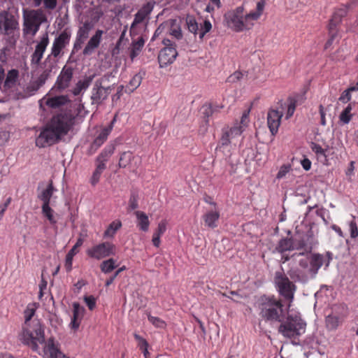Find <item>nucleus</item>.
I'll use <instances>...</instances> for the list:
<instances>
[{
  "label": "nucleus",
  "instance_id": "62",
  "mask_svg": "<svg viewBox=\"0 0 358 358\" xmlns=\"http://www.w3.org/2000/svg\"><path fill=\"white\" fill-rule=\"evenodd\" d=\"M126 269V267L124 266H123L122 267L120 268L119 269H117L115 273L113 274V276L110 277L108 279H107V280L106 281V284L105 285L106 287H108L109 285H110L113 281L115 280V279L117 278V276L122 272L124 270Z\"/></svg>",
  "mask_w": 358,
  "mask_h": 358
},
{
  "label": "nucleus",
  "instance_id": "36",
  "mask_svg": "<svg viewBox=\"0 0 358 358\" xmlns=\"http://www.w3.org/2000/svg\"><path fill=\"white\" fill-rule=\"evenodd\" d=\"M142 79L143 78L140 73L134 75L127 85L125 91L129 93L133 92L140 86Z\"/></svg>",
  "mask_w": 358,
  "mask_h": 358
},
{
  "label": "nucleus",
  "instance_id": "24",
  "mask_svg": "<svg viewBox=\"0 0 358 358\" xmlns=\"http://www.w3.org/2000/svg\"><path fill=\"white\" fill-rule=\"evenodd\" d=\"M220 215V211L215 208L214 210L206 211L202 216L205 226L210 229H215L217 227L218 220Z\"/></svg>",
  "mask_w": 358,
  "mask_h": 358
},
{
  "label": "nucleus",
  "instance_id": "51",
  "mask_svg": "<svg viewBox=\"0 0 358 358\" xmlns=\"http://www.w3.org/2000/svg\"><path fill=\"white\" fill-rule=\"evenodd\" d=\"M212 29V24L208 20L203 22V25L201 26L200 32H199V38L202 39L204 36L209 32Z\"/></svg>",
  "mask_w": 358,
  "mask_h": 358
},
{
  "label": "nucleus",
  "instance_id": "39",
  "mask_svg": "<svg viewBox=\"0 0 358 358\" xmlns=\"http://www.w3.org/2000/svg\"><path fill=\"white\" fill-rule=\"evenodd\" d=\"M134 338L139 342L138 347L141 350L142 352L143 353L145 358H148L150 353H149L148 349V343L147 342V341L137 334H134Z\"/></svg>",
  "mask_w": 358,
  "mask_h": 358
},
{
  "label": "nucleus",
  "instance_id": "22",
  "mask_svg": "<svg viewBox=\"0 0 358 358\" xmlns=\"http://www.w3.org/2000/svg\"><path fill=\"white\" fill-rule=\"evenodd\" d=\"M85 311L84 307L81 306L79 303L74 302L73 303V316L70 323L72 329L77 330L79 328Z\"/></svg>",
  "mask_w": 358,
  "mask_h": 358
},
{
  "label": "nucleus",
  "instance_id": "33",
  "mask_svg": "<svg viewBox=\"0 0 358 358\" xmlns=\"http://www.w3.org/2000/svg\"><path fill=\"white\" fill-rule=\"evenodd\" d=\"M292 241L291 238H284L279 241L275 250L280 252L283 253L287 251L293 250Z\"/></svg>",
  "mask_w": 358,
  "mask_h": 358
},
{
  "label": "nucleus",
  "instance_id": "26",
  "mask_svg": "<svg viewBox=\"0 0 358 358\" xmlns=\"http://www.w3.org/2000/svg\"><path fill=\"white\" fill-rule=\"evenodd\" d=\"M345 15L346 9H338L334 13L328 25L329 33L338 32L336 27Z\"/></svg>",
  "mask_w": 358,
  "mask_h": 358
},
{
  "label": "nucleus",
  "instance_id": "48",
  "mask_svg": "<svg viewBox=\"0 0 358 358\" xmlns=\"http://www.w3.org/2000/svg\"><path fill=\"white\" fill-rule=\"evenodd\" d=\"M138 208V196L135 192H131L129 199L128 210H133Z\"/></svg>",
  "mask_w": 358,
  "mask_h": 358
},
{
  "label": "nucleus",
  "instance_id": "27",
  "mask_svg": "<svg viewBox=\"0 0 358 358\" xmlns=\"http://www.w3.org/2000/svg\"><path fill=\"white\" fill-rule=\"evenodd\" d=\"M134 215L136 217V224L139 230L147 232L150 224L147 214L143 211L136 210L134 212Z\"/></svg>",
  "mask_w": 358,
  "mask_h": 358
},
{
  "label": "nucleus",
  "instance_id": "11",
  "mask_svg": "<svg viewBox=\"0 0 358 358\" xmlns=\"http://www.w3.org/2000/svg\"><path fill=\"white\" fill-rule=\"evenodd\" d=\"M163 44L165 47L160 50L158 55V62L161 68L172 64L178 55L176 45L171 40L164 39Z\"/></svg>",
  "mask_w": 358,
  "mask_h": 358
},
{
  "label": "nucleus",
  "instance_id": "40",
  "mask_svg": "<svg viewBox=\"0 0 358 358\" xmlns=\"http://www.w3.org/2000/svg\"><path fill=\"white\" fill-rule=\"evenodd\" d=\"M144 43L145 41L142 38L133 43L130 53V57L132 59L139 55L144 45Z\"/></svg>",
  "mask_w": 358,
  "mask_h": 358
},
{
  "label": "nucleus",
  "instance_id": "49",
  "mask_svg": "<svg viewBox=\"0 0 358 358\" xmlns=\"http://www.w3.org/2000/svg\"><path fill=\"white\" fill-rule=\"evenodd\" d=\"M167 221L166 220H161L157 225V229L153 233V235L162 236L166 231Z\"/></svg>",
  "mask_w": 358,
  "mask_h": 358
},
{
  "label": "nucleus",
  "instance_id": "64",
  "mask_svg": "<svg viewBox=\"0 0 358 358\" xmlns=\"http://www.w3.org/2000/svg\"><path fill=\"white\" fill-rule=\"evenodd\" d=\"M243 73L241 71H235L228 78L227 81L230 83H235L239 81L243 78Z\"/></svg>",
  "mask_w": 358,
  "mask_h": 358
},
{
  "label": "nucleus",
  "instance_id": "56",
  "mask_svg": "<svg viewBox=\"0 0 358 358\" xmlns=\"http://www.w3.org/2000/svg\"><path fill=\"white\" fill-rule=\"evenodd\" d=\"M291 166L289 164H283L280 166L279 171L277 173L276 178L281 179L284 178L287 173L289 172Z\"/></svg>",
  "mask_w": 358,
  "mask_h": 358
},
{
  "label": "nucleus",
  "instance_id": "41",
  "mask_svg": "<svg viewBox=\"0 0 358 358\" xmlns=\"http://www.w3.org/2000/svg\"><path fill=\"white\" fill-rule=\"evenodd\" d=\"M36 309L34 308L33 305L29 304L26 309L24 311V326H27L29 324H31V319L35 315Z\"/></svg>",
  "mask_w": 358,
  "mask_h": 358
},
{
  "label": "nucleus",
  "instance_id": "13",
  "mask_svg": "<svg viewBox=\"0 0 358 358\" xmlns=\"http://www.w3.org/2000/svg\"><path fill=\"white\" fill-rule=\"evenodd\" d=\"M42 345H43V348L41 350L39 348L38 352H36L43 358H61L64 356L54 337L52 336L47 341L45 340Z\"/></svg>",
  "mask_w": 358,
  "mask_h": 358
},
{
  "label": "nucleus",
  "instance_id": "63",
  "mask_svg": "<svg viewBox=\"0 0 358 358\" xmlns=\"http://www.w3.org/2000/svg\"><path fill=\"white\" fill-rule=\"evenodd\" d=\"M296 110V101L292 100L287 106V110L286 113V118L289 119L291 117Z\"/></svg>",
  "mask_w": 358,
  "mask_h": 358
},
{
  "label": "nucleus",
  "instance_id": "57",
  "mask_svg": "<svg viewBox=\"0 0 358 358\" xmlns=\"http://www.w3.org/2000/svg\"><path fill=\"white\" fill-rule=\"evenodd\" d=\"M43 56V53L35 50L34 53L31 55V64L38 65L41 63Z\"/></svg>",
  "mask_w": 358,
  "mask_h": 358
},
{
  "label": "nucleus",
  "instance_id": "47",
  "mask_svg": "<svg viewBox=\"0 0 358 358\" xmlns=\"http://www.w3.org/2000/svg\"><path fill=\"white\" fill-rule=\"evenodd\" d=\"M148 321L156 328L165 329L166 323L165 321L158 317L151 315L150 313L148 314Z\"/></svg>",
  "mask_w": 358,
  "mask_h": 358
},
{
  "label": "nucleus",
  "instance_id": "55",
  "mask_svg": "<svg viewBox=\"0 0 358 358\" xmlns=\"http://www.w3.org/2000/svg\"><path fill=\"white\" fill-rule=\"evenodd\" d=\"M83 243L84 238H83L82 234H80L79 238L77 239L76 244L69 251V252L76 255L79 251L78 248L83 245Z\"/></svg>",
  "mask_w": 358,
  "mask_h": 358
},
{
  "label": "nucleus",
  "instance_id": "10",
  "mask_svg": "<svg viewBox=\"0 0 358 358\" xmlns=\"http://www.w3.org/2000/svg\"><path fill=\"white\" fill-rule=\"evenodd\" d=\"M349 315V310L345 304L341 303L334 307L332 313L326 317L325 323L328 330H336Z\"/></svg>",
  "mask_w": 358,
  "mask_h": 358
},
{
  "label": "nucleus",
  "instance_id": "3",
  "mask_svg": "<svg viewBox=\"0 0 358 358\" xmlns=\"http://www.w3.org/2000/svg\"><path fill=\"white\" fill-rule=\"evenodd\" d=\"M257 308L266 322H282L285 320L282 302L274 295L262 296L257 301Z\"/></svg>",
  "mask_w": 358,
  "mask_h": 358
},
{
  "label": "nucleus",
  "instance_id": "1",
  "mask_svg": "<svg viewBox=\"0 0 358 358\" xmlns=\"http://www.w3.org/2000/svg\"><path fill=\"white\" fill-rule=\"evenodd\" d=\"M74 124V117L66 113L54 115L41 129L36 138V145L40 148L51 146L58 143Z\"/></svg>",
  "mask_w": 358,
  "mask_h": 358
},
{
  "label": "nucleus",
  "instance_id": "17",
  "mask_svg": "<svg viewBox=\"0 0 358 358\" xmlns=\"http://www.w3.org/2000/svg\"><path fill=\"white\" fill-rule=\"evenodd\" d=\"M41 73L38 77L41 81L46 80L52 76V73H55L54 70L57 69V60L55 57H52V55H48L44 62L41 65Z\"/></svg>",
  "mask_w": 358,
  "mask_h": 358
},
{
  "label": "nucleus",
  "instance_id": "37",
  "mask_svg": "<svg viewBox=\"0 0 358 358\" xmlns=\"http://www.w3.org/2000/svg\"><path fill=\"white\" fill-rule=\"evenodd\" d=\"M115 268V260L113 258L104 260L100 264V269L103 273H109Z\"/></svg>",
  "mask_w": 358,
  "mask_h": 358
},
{
  "label": "nucleus",
  "instance_id": "21",
  "mask_svg": "<svg viewBox=\"0 0 358 358\" xmlns=\"http://www.w3.org/2000/svg\"><path fill=\"white\" fill-rule=\"evenodd\" d=\"M330 255L331 254L329 252H327L326 256L321 254H313L311 256L310 261V271L315 274L317 273L326 260V266H328L329 262L331 259Z\"/></svg>",
  "mask_w": 358,
  "mask_h": 358
},
{
  "label": "nucleus",
  "instance_id": "34",
  "mask_svg": "<svg viewBox=\"0 0 358 358\" xmlns=\"http://www.w3.org/2000/svg\"><path fill=\"white\" fill-rule=\"evenodd\" d=\"M18 77V71L12 69L8 72V74L3 80V87L5 89L10 88L13 87Z\"/></svg>",
  "mask_w": 358,
  "mask_h": 358
},
{
  "label": "nucleus",
  "instance_id": "9",
  "mask_svg": "<svg viewBox=\"0 0 358 358\" xmlns=\"http://www.w3.org/2000/svg\"><path fill=\"white\" fill-rule=\"evenodd\" d=\"M116 247L111 242L105 241L94 245L86 250V255L91 259L101 260L115 255Z\"/></svg>",
  "mask_w": 358,
  "mask_h": 358
},
{
  "label": "nucleus",
  "instance_id": "32",
  "mask_svg": "<svg viewBox=\"0 0 358 358\" xmlns=\"http://www.w3.org/2000/svg\"><path fill=\"white\" fill-rule=\"evenodd\" d=\"M122 222L120 220L113 221L103 233L104 238H113L116 232L122 227Z\"/></svg>",
  "mask_w": 358,
  "mask_h": 358
},
{
  "label": "nucleus",
  "instance_id": "44",
  "mask_svg": "<svg viewBox=\"0 0 358 358\" xmlns=\"http://www.w3.org/2000/svg\"><path fill=\"white\" fill-rule=\"evenodd\" d=\"M352 107L351 104H348L347 107L342 111L339 116V119L341 122H342L343 124H348L352 117V115L351 113Z\"/></svg>",
  "mask_w": 358,
  "mask_h": 358
},
{
  "label": "nucleus",
  "instance_id": "46",
  "mask_svg": "<svg viewBox=\"0 0 358 358\" xmlns=\"http://www.w3.org/2000/svg\"><path fill=\"white\" fill-rule=\"evenodd\" d=\"M48 44L49 37L48 33H45L41 38V40L38 42V43L36 45L35 50L44 54Z\"/></svg>",
  "mask_w": 358,
  "mask_h": 358
},
{
  "label": "nucleus",
  "instance_id": "59",
  "mask_svg": "<svg viewBox=\"0 0 358 358\" xmlns=\"http://www.w3.org/2000/svg\"><path fill=\"white\" fill-rule=\"evenodd\" d=\"M75 255L68 252L66 256L64 266L67 272H70L72 270L73 259Z\"/></svg>",
  "mask_w": 358,
  "mask_h": 358
},
{
  "label": "nucleus",
  "instance_id": "58",
  "mask_svg": "<svg viewBox=\"0 0 358 358\" xmlns=\"http://www.w3.org/2000/svg\"><path fill=\"white\" fill-rule=\"evenodd\" d=\"M110 132L111 127H106L101 130V131L99 132V135L96 137L103 141V142H105L107 140L108 136H109Z\"/></svg>",
  "mask_w": 358,
  "mask_h": 358
},
{
  "label": "nucleus",
  "instance_id": "29",
  "mask_svg": "<svg viewBox=\"0 0 358 358\" xmlns=\"http://www.w3.org/2000/svg\"><path fill=\"white\" fill-rule=\"evenodd\" d=\"M293 250H301L299 253L301 255H303L312 250V247L310 245L306 240L302 238L292 237Z\"/></svg>",
  "mask_w": 358,
  "mask_h": 358
},
{
  "label": "nucleus",
  "instance_id": "28",
  "mask_svg": "<svg viewBox=\"0 0 358 358\" xmlns=\"http://www.w3.org/2000/svg\"><path fill=\"white\" fill-rule=\"evenodd\" d=\"M94 75L85 76L83 80H80L76 84V86L72 90V93L74 96L80 95L82 92L85 91L91 85Z\"/></svg>",
  "mask_w": 358,
  "mask_h": 358
},
{
  "label": "nucleus",
  "instance_id": "50",
  "mask_svg": "<svg viewBox=\"0 0 358 358\" xmlns=\"http://www.w3.org/2000/svg\"><path fill=\"white\" fill-rule=\"evenodd\" d=\"M349 230L352 238H356L358 236V227L355 216H352V220L349 222Z\"/></svg>",
  "mask_w": 358,
  "mask_h": 358
},
{
  "label": "nucleus",
  "instance_id": "53",
  "mask_svg": "<svg viewBox=\"0 0 358 358\" xmlns=\"http://www.w3.org/2000/svg\"><path fill=\"white\" fill-rule=\"evenodd\" d=\"M188 29L190 32L196 34L199 30V25L194 18H189L187 20Z\"/></svg>",
  "mask_w": 358,
  "mask_h": 358
},
{
  "label": "nucleus",
  "instance_id": "19",
  "mask_svg": "<svg viewBox=\"0 0 358 358\" xmlns=\"http://www.w3.org/2000/svg\"><path fill=\"white\" fill-rule=\"evenodd\" d=\"M282 117V111L275 109H270L267 114V125L273 136H275L280 125Z\"/></svg>",
  "mask_w": 358,
  "mask_h": 358
},
{
  "label": "nucleus",
  "instance_id": "42",
  "mask_svg": "<svg viewBox=\"0 0 358 358\" xmlns=\"http://www.w3.org/2000/svg\"><path fill=\"white\" fill-rule=\"evenodd\" d=\"M34 5L39 6L43 3L44 8L52 10L56 8L57 0H34Z\"/></svg>",
  "mask_w": 358,
  "mask_h": 358
},
{
  "label": "nucleus",
  "instance_id": "25",
  "mask_svg": "<svg viewBox=\"0 0 358 358\" xmlns=\"http://www.w3.org/2000/svg\"><path fill=\"white\" fill-rule=\"evenodd\" d=\"M154 5L150 2L144 4L141 9L136 13L133 24L142 23L144 20L150 14L153 9Z\"/></svg>",
  "mask_w": 358,
  "mask_h": 358
},
{
  "label": "nucleus",
  "instance_id": "15",
  "mask_svg": "<svg viewBox=\"0 0 358 358\" xmlns=\"http://www.w3.org/2000/svg\"><path fill=\"white\" fill-rule=\"evenodd\" d=\"M243 131L242 125H236L231 127H224L222 129V136L220 140L218 146H227L229 145L231 140L241 136Z\"/></svg>",
  "mask_w": 358,
  "mask_h": 358
},
{
  "label": "nucleus",
  "instance_id": "31",
  "mask_svg": "<svg viewBox=\"0 0 358 358\" xmlns=\"http://www.w3.org/2000/svg\"><path fill=\"white\" fill-rule=\"evenodd\" d=\"M310 148L313 152L316 155L317 160L324 164H327L329 160L328 154L324 153L323 148L320 145L315 143H312Z\"/></svg>",
  "mask_w": 358,
  "mask_h": 358
},
{
  "label": "nucleus",
  "instance_id": "38",
  "mask_svg": "<svg viewBox=\"0 0 358 358\" xmlns=\"http://www.w3.org/2000/svg\"><path fill=\"white\" fill-rule=\"evenodd\" d=\"M115 151L114 145H108L96 157L98 160L107 162Z\"/></svg>",
  "mask_w": 358,
  "mask_h": 358
},
{
  "label": "nucleus",
  "instance_id": "14",
  "mask_svg": "<svg viewBox=\"0 0 358 358\" xmlns=\"http://www.w3.org/2000/svg\"><path fill=\"white\" fill-rule=\"evenodd\" d=\"M18 23L15 17L8 12L0 13V32L3 34H11L17 28Z\"/></svg>",
  "mask_w": 358,
  "mask_h": 358
},
{
  "label": "nucleus",
  "instance_id": "2",
  "mask_svg": "<svg viewBox=\"0 0 358 358\" xmlns=\"http://www.w3.org/2000/svg\"><path fill=\"white\" fill-rule=\"evenodd\" d=\"M265 3L263 1L257 3L256 10L245 13L243 6L229 10L224 14V20L227 27L236 32L250 30L262 16Z\"/></svg>",
  "mask_w": 358,
  "mask_h": 358
},
{
  "label": "nucleus",
  "instance_id": "23",
  "mask_svg": "<svg viewBox=\"0 0 358 358\" xmlns=\"http://www.w3.org/2000/svg\"><path fill=\"white\" fill-rule=\"evenodd\" d=\"M103 34V30L98 29L96 31L95 34L91 37L83 50V53L84 55H91L92 52L99 46Z\"/></svg>",
  "mask_w": 358,
  "mask_h": 358
},
{
  "label": "nucleus",
  "instance_id": "61",
  "mask_svg": "<svg viewBox=\"0 0 358 358\" xmlns=\"http://www.w3.org/2000/svg\"><path fill=\"white\" fill-rule=\"evenodd\" d=\"M351 92L349 88L344 90L339 97V101L344 103L350 101L351 99Z\"/></svg>",
  "mask_w": 358,
  "mask_h": 358
},
{
  "label": "nucleus",
  "instance_id": "52",
  "mask_svg": "<svg viewBox=\"0 0 358 358\" xmlns=\"http://www.w3.org/2000/svg\"><path fill=\"white\" fill-rule=\"evenodd\" d=\"M329 39L327 40L324 45L325 50L329 49L335 41H336L337 43L338 42V32L331 31V33H329Z\"/></svg>",
  "mask_w": 358,
  "mask_h": 358
},
{
  "label": "nucleus",
  "instance_id": "60",
  "mask_svg": "<svg viewBox=\"0 0 358 358\" xmlns=\"http://www.w3.org/2000/svg\"><path fill=\"white\" fill-rule=\"evenodd\" d=\"M103 143L104 142L103 141L96 137V138L94 140V141L90 145V152H92V153L95 152Z\"/></svg>",
  "mask_w": 358,
  "mask_h": 358
},
{
  "label": "nucleus",
  "instance_id": "35",
  "mask_svg": "<svg viewBox=\"0 0 358 358\" xmlns=\"http://www.w3.org/2000/svg\"><path fill=\"white\" fill-rule=\"evenodd\" d=\"M66 102V96L62 95L49 98L46 101V104L50 108H57L64 106Z\"/></svg>",
  "mask_w": 358,
  "mask_h": 358
},
{
  "label": "nucleus",
  "instance_id": "20",
  "mask_svg": "<svg viewBox=\"0 0 358 358\" xmlns=\"http://www.w3.org/2000/svg\"><path fill=\"white\" fill-rule=\"evenodd\" d=\"M92 24L91 22L87 20L82 26H80L77 31L76 41L73 45V50H78L81 48L82 45L85 41L88 38L89 33L92 29Z\"/></svg>",
  "mask_w": 358,
  "mask_h": 358
},
{
  "label": "nucleus",
  "instance_id": "45",
  "mask_svg": "<svg viewBox=\"0 0 358 358\" xmlns=\"http://www.w3.org/2000/svg\"><path fill=\"white\" fill-rule=\"evenodd\" d=\"M45 83L44 81H41V80L38 78L36 80L30 83L27 87V91L31 94H35L40 87H41Z\"/></svg>",
  "mask_w": 358,
  "mask_h": 358
},
{
  "label": "nucleus",
  "instance_id": "12",
  "mask_svg": "<svg viewBox=\"0 0 358 358\" xmlns=\"http://www.w3.org/2000/svg\"><path fill=\"white\" fill-rule=\"evenodd\" d=\"M71 38V31L68 29L63 30L54 40L51 48V54L53 57H58L61 55L62 51L70 43Z\"/></svg>",
  "mask_w": 358,
  "mask_h": 358
},
{
  "label": "nucleus",
  "instance_id": "30",
  "mask_svg": "<svg viewBox=\"0 0 358 358\" xmlns=\"http://www.w3.org/2000/svg\"><path fill=\"white\" fill-rule=\"evenodd\" d=\"M55 191L56 189L53 186L52 181H50L47 187L38 196V199L43 201L42 206L50 205V199Z\"/></svg>",
  "mask_w": 358,
  "mask_h": 358
},
{
  "label": "nucleus",
  "instance_id": "5",
  "mask_svg": "<svg viewBox=\"0 0 358 358\" xmlns=\"http://www.w3.org/2000/svg\"><path fill=\"white\" fill-rule=\"evenodd\" d=\"M280 323L278 332L290 339L295 340L306 331V323L301 319L299 313L289 314L285 321Z\"/></svg>",
  "mask_w": 358,
  "mask_h": 358
},
{
  "label": "nucleus",
  "instance_id": "16",
  "mask_svg": "<svg viewBox=\"0 0 358 358\" xmlns=\"http://www.w3.org/2000/svg\"><path fill=\"white\" fill-rule=\"evenodd\" d=\"M73 76V69L65 65L58 76L55 87L59 90H64L69 87Z\"/></svg>",
  "mask_w": 358,
  "mask_h": 358
},
{
  "label": "nucleus",
  "instance_id": "4",
  "mask_svg": "<svg viewBox=\"0 0 358 358\" xmlns=\"http://www.w3.org/2000/svg\"><path fill=\"white\" fill-rule=\"evenodd\" d=\"M21 341L34 352H38L39 345L45 342V328L39 320H33L31 324L23 326Z\"/></svg>",
  "mask_w": 358,
  "mask_h": 358
},
{
  "label": "nucleus",
  "instance_id": "8",
  "mask_svg": "<svg viewBox=\"0 0 358 358\" xmlns=\"http://www.w3.org/2000/svg\"><path fill=\"white\" fill-rule=\"evenodd\" d=\"M47 20V16L42 9L31 10L25 17L24 31L34 36L38 31L40 26Z\"/></svg>",
  "mask_w": 358,
  "mask_h": 358
},
{
  "label": "nucleus",
  "instance_id": "43",
  "mask_svg": "<svg viewBox=\"0 0 358 358\" xmlns=\"http://www.w3.org/2000/svg\"><path fill=\"white\" fill-rule=\"evenodd\" d=\"M42 214L45 216L51 224H55L57 220L53 215L54 210L50 206H41Z\"/></svg>",
  "mask_w": 358,
  "mask_h": 358
},
{
  "label": "nucleus",
  "instance_id": "6",
  "mask_svg": "<svg viewBox=\"0 0 358 358\" xmlns=\"http://www.w3.org/2000/svg\"><path fill=\"white\" fill-rule=\"evenodd\" d=\"M273 283L280 296L289 302V307L294 301L296 286L285 273L282 268L275 272Z\"/></svg>",
  "mask_w": 358,
  "mask_h": 358
},
{
  "label": "nucleus",
  "instance_id": "54",
  "mask_svg": "<svg viewBox=\"0 0 358 358\" xmlns=\"http://www.w3.org/2000/svg\"><path fill=\"white\" fill-rule=\"evenodd\" d=\"M84 301L85 302L86 305L87 306L88 308L90 310H93L95 308L96 301L94 296H85Z\"/></svg>",
  "mask_w": 358,
  "mask_h": 358
},
{
  "label": "nucleus",
  "instance_id": "18",
  "mask_svg": "<svg viewBox=\"0 0 358 358\" xmlns=\"http://www.w3.org/2000/svg\"><path fill=\"white\" fill-rule=\"evenodd\" d=\"M141 160L136 158L130 151L123 152L120 155L119 166L120 168H129L135 171L140 166Z\"/></svg>",
  "mask_w": 358,
  "mask_h": 358
},
{
  "label": "nucleus",
  "instance_id": "7",
  "mask_svg": "<svg viewBox=\"0 0 358 358\" xmlns=\"http://www.w3.org/2000/svg\"><path fill=\"white\" fill-rule=\"evenodd\" d=\"M108 78V76L104 75L102 78L96 79L94 83L90 94L92 105H96V107L101 105L113 90V85L103 86V83Z\"/></svg>",
  "mask_w": 358,
  "mask_h": 358
}]
</instances>
